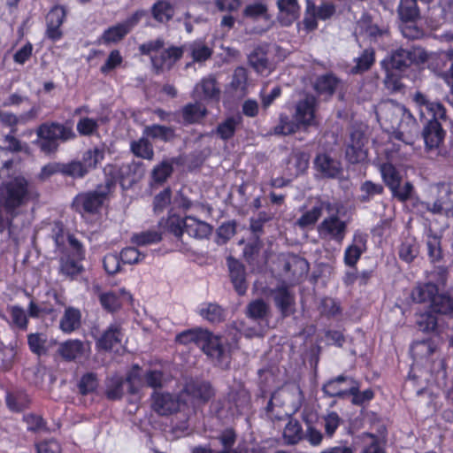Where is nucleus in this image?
Returning a JSON list of instances; mask_svg holds the SVG:
<instances>
[{
	"label": "nucleus",
	"instance_id": "57",
	"mask_svg": "<svg viewBox=\"0 0 453 453\" xmlns=\"http://www.w3.org/2000/svg\"><path fill=\"white\" fill-rule=\"evenodd\" d=\"M323 213V205L319 204L313 206L311 210L303 213V215L298 219L297 224L300 227L305 228L310 226H313L319 219L322 216Z\"/></svg>",
	"mask_w": 453,
	"mask_h": 453
},
{
	"label": "nucleus",
	"instance_id": "31",
	"mask_svg": "<svg viewBox=\"0 0 453 453\" xmlns=\"http://www.w3.org/2000/svg\"><path fill=\"white\" fill-rule=\"evenodd\" d=\"M7 311L11 316V320L7 319L10 327L21 332L27 331L29 325V319L25 310L19 305H9Z\"/></svg>",
	"mask_w": 453,
	"mask_h": 453
},
{
	"label": "nucleus",
	"instance_id": "7",
	"mask_svg": "<svg viewBox=\"0 0 453 453\" xmlns=\"http://www.w3.org/2000/svg\"><path fill=\"white\" fill-rule=\"evenodd\" d=\"M199 348L209 358L215 361L218 365L230 362V357L223 344L222 337L213 334V333L207 329L203 331Z\"/></svg>",
	"mask_w": 453,
	"mask_h": 453
},
{
	"label": "nucleus",
	"instance_id": "49",
	"mask_svg": "<svg viewBox=\"0 0 453 453\" xmlns=\"http://www.w3.org/2000/svg\"><path fill=\"white\" fill-rule=\"evenodd\" d=\"M283 437L288 444L298 443L303 437V428L299 421L290 418L284 428Z\"/></svg>",
	"mask_w": 453,
	"mask_h": 453
},
{
	"label": "nucleus",
	"instance_id": "26",
	"mask_svg": "<svg viewBox=\"0 0 453 453\" xmlns=\"http://www.w3.org/2000/svg\"><path fill=\"white\" fill-rule=\"evenodd\" d=\"M108 120L107 117H100L98 119L81 117L77 121L76 130L80 136H99L100 125L105 124Z\"/></svg>",
	"mask_w": 453,
	"mask_h": 453
},
{
	"label": "nucleus",
	"instance_id": "64",
	"mask_svg": "<svg viewBox=\"0 0 453 453\" xmlns=\"http://www.w3.org/2000/svg\"><path fill=\"white\" fill-rule=\"evenodd\" d=\"M247 70L242 66L236 67L232 76V81L230 83L231 88L234 91H244L247 88Z\"/></svg>",
	"mask_w": 453,
	"mask_h": 453
},
{
	"label": "nucleus",
	"instance_id": "38",
	"mask_svg": "<svg viewBox=\"0 0 453 453\" xmlns=\"http://www.w3.org/2000/svg\"><path fill=\"white\" fill-rule=\"evenodd\" d=\"M438 291V286L434 283L419 284L412 289L411 298L415 303H423L429 302L431 303Z\"/></svg>",
	"mask_w": 453,
	"mask_h": 453
},
{
	"label": "nucleus",
	"instance_id": "4",
	"mask_svg": "<svg viewBox=\"0 0 453 453\" xmlns=\"http://www.w3.org/2000/svg\"><path fill=\"white\" fill-rule=\"evenodd\" d=\"M111 194L98 184L96 189L79 192L72 200V210L82 218L99 214Z\"/></svg>",
	"mask_w": 453,
	"mask_h": 453
},
{
	"label": "nucleus",
	"instance_id": "14",
	"mask_svg": "<svg viewBox=\"0 0 453 453\" xmlns=\"http://www.w3.org/2000/svg\"><path fill=\"white\" fill-rule=\"evenodd\" d=\"M183 53V47L171 45L163 50L158 56L150 57L151 65L157 73L162 72L165 67L171 69L182 58Z\"/></svg>",
	"mask_w": 453,
	"mask_h": 453
},
{
	"label": "nucleus",
	"instance_id": "8",
	"mask_svg": "<svg viewBox=\"0 0 453 453\" xmlns=\"http://www.w3.org/2000/svg\"><path fill=\"white\" fill-rule=\"evenodd\" d=\"M317 98L313 95L307 94L303 98L296 103L293 118L297 120L303 129L314 127L317 125Z\"/></svg>",
	"mask_w": 453,
	"mask_h": 453
},
{
	"label": "nucleus",
	"instance_id": "10",
	"mask_svg": "<svg viewBox=\"0 0 453 453\" xmlns=\"http://www.w3.org/2000/svg\"><path fill=\"white\" fill-rule=\"evenodd\" d=\"M67 16L66 8L61 4H56L47 13L45 37L52 42L60 41L64 36L62 26Z\"/></svg>",
	"mask_w": 453,
	"mask_h": 453
},
{
	"label": "nucleus",
	"instance_id": "41",
	"mask_svg": "<svg viewBox=\"0 0 453 453\" xmlns=\"http://www.w3.org/2000/svg\"><path fill=\"white\" fill-rule=\"evenodd\" d=\"M301 128L297 120L294 118L291 119L287 113L281 112L279 115V123L273 127V134L286 136L296 134Z\"/></svg>",
	"mask_w": 453,
	"mask_h": 453
},
{
	"label": "nucleus",
	"instance_id": "18",
	"mask_svg": "<svg viewBox=\"0 0 453 453\" xmlns=\"http://www.w3.org/2000/svg\"><path fill=\"white\" fill-rule=\"evenodd\" d=\"M418 59L425 60L420 52L418 54L415 50L400 48L392 53L389 65L392 70L403 71L411 66V64L418 62Z\"/></svg>",
	"mask_w": 453,
	"mask_h": 453
},
{
	"label": "nucleus",
	"instance_id": "16",
	"mask_svg": "<svg viewBox=\"0 0 453 453\" xmlns=\"http://www.w3.org/2000/svg\"><path fill=\"white\" fill-rule=\"evenodd\" d=\"M188 217L178 214L174 208H171L167 217L159 221V226L165 233L173 234L177 240H180L185 232Z\"/></svg>",
	"mask_w": 453,
	"mask_h": 453
},
{
	"label": "nucleus",
	"instance_id": "45",
	"mask_svg": "<svg viewBox=\"0 0 453 453\" xmlns=\"http://www.w3.org/2000/svg\"><path fill=\"white\" fill-rule=\"evenodd\" d=\"M380 173L386 186L393 191L401 184L402 178L396 168L391 163H384L380 166Z\"/></svg>",
	"mask_w": 453,
	"mask_h": 453
},
{
	"label": "nucleus",
	"instance_id": "33",
	"mask_svg": "<svg viewBox=\"0 0 453 453\" xmlns=\"http://www.w3.org/2000/svg\"><path fill=\"white\" fill-rule=\"evenodd\" d=\"M143 134L153 140H160L164 142H172L175 137V129L172 127H166L158 124L147 126Z\"/></svg>",
	"mask_w": 453,
	"mask_h": 453
},
{
	"label": "nucleus",
	"instance_id": "46",
	"mask_svg": "<svg viewBox=\"0 0 453 453\" xmlns=\"http://www.w3.org/2000/svg\"><path fill=\"white\" fill-rule=\"evenodd\" d=\"M98 387V376L93 372H88L82 374L77 383L79 394L81 395H88L96 392Z\"/></svg>",
	"mask_w": 453,
	"mask_h": 453
},
{
	"label": "nucleus",
	"instance_id": "3",
	"mask_svg": "<svg viewBox=\"0 0 453 453\" xmlns=\"http://www.w3.org/2000/svg\"><path fill=\"white\" fill-rule=\"evenodd\" d=\"M36 138L33 144L44 155L56 154L61 143L74 140L77 135L71 124L49 120L35 129Z\"/></svg>",
	"mask_w": 453,
	"mask_h": 453
},
{
	"label": "nucleus",
	"instance_id": "55",
	"mask_svg": "<svg viewBox=\"0 0 453 453\" xmlns=\"http://www.w3.org/2000/svg\"><path fill=\"white\" fill-rule=\"evenodd\" d=\"M162 240V234L157 230H147L134 234L131 241L137 246H145L158 243Z\"/></svg>",
	"mask_w": 453,
	"mask_h": 453
},
{
	"label": "nucleus",
	"instance_id": "39",
	"mask_svg": "<svg viewBox=\"0 0 453 453\" xmlns=\"http://www.w3.org/2000/svg\"><path fill=\"white\" fill-rule=\"evenodd\" d=\"M351 387L348 388V396L351 395V403L357 406H363L365 403L372 401L374 398V392L372 388H367L360 391V384L357 380L350 379Z\"/></svg>",
	"mask_w": 453,
	"mask_h": 453
},
{
	"label": "nucleus",
	"instance_id": "23",
	"mask_svg": "<svg viewBox=\"0 0 453 453\" xmlns=\"http://www.w3.org/2000/svg\"><path fill=\"white\" fill-rule=\"evenodd\" d=\"M273 301L283 318L295 312V296L287 286H280L275 289Z\"/></svg>",
	"mask_w": 453,
	"mask_h": 453
},
{
	"label": "nucleus",
	"instance_id": "15",
	"mask_svg": "<svg viewBox=\"0 0 453 453\" xmlns=\"http://www.w3.org/2000/svg\"><path fill=\"white\" fill-rule=\"evenodd\" d=\"M321 236L328 235L337 242H342L347 232V224L337 215H332L323 219L318 226Z\"/></svg>",
	"mask_w": 453,
	"mask_h": 453
},
{
	"label": "nucleus",
	"instance_id": "43",
	"mask_svg": "<svg viewBox=\"0 0 453 453\" xmlns=\"http://www.w3.org/2000/svg\"><path fill=\"white\" fill-rule=\"evenodd\" d=\"M360 195L357 200L360 203H370L376 196H381L384 193V187L380 183H375L372 180L364 181L359 188Z\"/></svg>",
	"mask_w": 453,
	"mask_h": 453
},
{
	"label": "nucleus",
	"instance_id": "17",
	"mask_svg": "<svg viewBox=\"0 0 453 453\" xmlns=\"http://www.w3.org/2000/svg\"><path fill=\"white\" fill-rule=\"evenodd\" d=\"M229 277L234 290L239 296H244L248 289L244 265L233 257H227Z\"/></svg>",
	"mask_w": 453,
	"mask_h": 453
},
{
	"label": "nucleus",
	"instance_id": "11",
	"mask_svg": "<svg viewBox=\"0 0 453 453\" xmlns=\"http://www.w3.org/2000/svg\"><path fill=\"white\" fill-rule=\"evenodd\" d=\"M366 142L367 139L363 131L352 130L345 149L346 160L353 165L364 162L368 155L367 149H365Z\"/></svg>",
	"mask_w": 453,
	"mask_h": 453
},
{
	"label": "nucleus",
	"instance_id": "13",
	"mask_svg": "<svg viewBox=\"0 0 453 453\" xmlns=\"http://www.w3.org/2000/svg\"><path fill=\"white\" fill-rule=\"evenodd\" d=\"M90 352V343L80 339H68L61 342L58 354L65 362H73L82 358Z\"/></svg>",
	"mask_w": 453,
	"mask_h": 453
},
{
	"label": "nucleus",
	"instance_id": "42",
	"mask_svg": "<svg viewBox=\"0 0 453 453\" xmlns=\"http://www.w3.org/2000/svg\"><path fill=\"white\" fill-rule=\"evenodd\" d=\"M397 12L403 23L414 22L419 17L418 0H401Z\"/></svg>",
	"mask_w": 453,
	"mask_h": 453
},
{
	"label": "nucleus",
	"instance_id": "25",
	"mask_svg": "<svg viewBox=\"0 0 453 453\" xmlns=\"http://www.w3.org/2000/svg\"><path fill=\"white\" fill-rule=\"evenodd\" d=\"M83 258H72L66 257H59L58 259V273L59 274L68 278L70 280H74L81 273L84 272L83 266Z\"/></svg>",
	"mask_w": 453,
	"mask_h": 453
},
{
	"label": "nucleus",
	"instance_id": "40",
	"mask_svg": "<svg viewBox=\"0 0 453 453\" xmlns=\"http://www.w3.org/2000/svg\"><path fill=\"white\" fill-rule=\"evenodd\" d=\"M430 310L435 314L453 315V297L447 294H435L430 306Z\"/></svg>",
	"mask_w": 453,
	"mask_h": 453
},
{
	"label": "nucleus",
	"instance_id": "53",
	"mask_svg": "<svg viewBox=\"0 0 453 453\" xmlns=\"http://www.w3.org/2000/svg\"><path fill=\"white\" fill-rule=\"evenodd\" d=\"M128 33V28H126V27L122 23H119L115 26H111L105 29L101 36V40L104 44H109L111 42H119Z\"/></svg>",
	"mask_w": 453,
	"mask_h": 453
},
{
	"label": "nucleus",
	"instance_id": "35",
	"mask_svg": "<svg viewBox=\"0 0 453 453\" xmlns=\"http://www.w3.org/2000/svg\"><path fill=\"white\" fill-rule=\"evenodd\" d=\"M5 403L11 411L21 412L29 407L31 400L28 395L24 392H7L5 395Z\"/></svg>",
	"mask_w": 453,
	"mask_h": 453
},
{
	"label": "nucleus",
	"instance_id": "22",
	"mask_svg": "<svg viewBox=\"0 0 453 453\" xmlns=\"http://www.w3.org/2000/svg\"><path fill=\"white\" fill-rule=\"evenodd\" d=\"M315 169L326 178H336L342 172L341 163L326 153H319L314 159Z\"/></svg>",
	"mask_w": 453,
	"mask_h": 453
},
{
	"label": "nucleus",
	"instance_id": "12",
	"mask_svg": "<svg viewBox=\"0 0 453 453\" xmlns=\"http://www.w3.org/2000/svg\"><path fill=\"white\" fill-rule=\"evenodd\" d=\"M56 249L59 251V257L86 259V248L84 244L73 234H66V242L64 234L59 232L54 235Z\"/></svg>",
	"mask_w": 453,
	"mask_h": 453
},
{
	"label": "nucleus",
	"instance_id": "27",
	"mask_svg": "<svg viewBox=\"0 0 453 453\" xmlns=\"http://www.w3.org/2000/svg\"><path fill=\"white\" fill-rule=\"evenodd\" d=\"M242 124V117L240 114L229 116L222 122L219 123L215 134L223 141H229L232 139L239 126Z\"/></svg>",
	"mask_w": 453,
	"mask_h": 453
},
{
	"label": "nucleus",
	"instance_id": "21",
	"mask_svg": "<svg viewBox=\"0 0 453 453\" xmlns=\"http://www.w3.org/2000/svg\"><path fill=\"white\" fill-rule=\"evenodd\" d=\"M185 392L192 398L206 403L215 396V389L206 380H192L186 384Z\"/></svg>",
	"mask_w": 453,
	"mask_h": 453
},
{
	"label": "nucleus",
	"instance_id": "9",
	"mask_svg": "<svg viewBox=\"0 0 453 453\" xmlns=\"http://www.w3.org/2000/svg\"><path fill=\"white\" fill-rule=\"evenodd\" d=\"M180 405L181 400L178 395L155 390L150 395V408L159 416L177 413Z\"/></svg>",
	"mask_w": 453,
	"mask_h": 453
},
{
	"label": "nucleus",
	"instance_id": "54",
	"mask_svg": "<svg viewBox=\"0 0 453 453\" xmlns=\"http://www.w3.org/2000/svg\"><path fill=\"white\" fill-rule=\"evenodd\" d=\"M131 151L134 156L143 159H152L154 157L153 146L147 138H140L131 143Z\"/></svg>",
	"mask_w": 453,
	"mask_h": 453
},
{
	"label": "nucleus",
	"instance_id": "56",
	"mask_svg": "<svg viewBox=\"0 0 453 453\" xmlns=\"http://www.w3.org/2000/svg\"><path fill=\"white\" fill-rule=\"evenodd\" d=\"M193 62L203 63L210 59L213 50L203 42H194L189 47Z\"/></svg>",
	"mask_w": 453,
	"mask_h": 453
},
{
	"label": "nucleus",
	"instance_id": "58",
	"mask_svg": "<svg viewBox=\"0 0 453 453\" xmlns=\"http://www.w3.org/2000/svg\"><path fill=\"white\" fill-rule=\"evenodd\" d=\"M199 86L205 99L219 100L220 96V89L218 87L217 81L214 78H203L201 81Z\"/></svg>",
	"mask_w": 453,
	"mask_h": 453
},
{
	"label": "nucleus",
	"instance_id": "51",
	"mask_svg": "<svg viewBox=\"0 0 453 453\" xmlns=\"http://www.w3.org/2000/svg\"><path fill=\"white\" fill-rule=\"evenodd\" d=\"M262 248L263 242L259 235L255 236L245 245L243 257L249 265H255L257 263V257Z\"/></svg>",
	"mask_w": 453,
	"mask_h": 453
},
{
	"label": "nucleus",
	"instance_id": "36",
	"mask_svg": "<svg viewBox=\"0 0 453 453\" xmlns=\"http://www.w3.org/2000/svg\"><path fill=\"white\" fill-rule=\"evenodd\" d=\"M350 379L346 375L341 374L329 380L322 387L324 395L329 397L345 398L348 396V388L342 389L341 384L350 380Z\"/></svg>",
	"mask_w": 453,
	"mask_h": 453
},
{
	"label": "nucleus",
	"instance_id": "44",
	"mask_svg": "<svg viewBox=\"0 0 453 453\" xmlns=\"http://www.w3.org/2000/svg\"><path fill=\"white\" fill-rule=\"evenodd\" d=\"M27 337L29 350L33 354L42 357L48 353L49 348L47 346L46 334L42 333H30Z\"/></svg>",
	"mask_w": 453,
	"mask_h": 453
},
{
	"label": "nucleus",
	"instance_id": "30",
	"mask_svg": "<svg viewBox=\"0 0 453 453\" xmlns=\"http://www.w3.org/2000/svg\"><path fill=\"white\" fill-rule=\"evenodd\" d=\"M198 314L211 324H219L226 319V310L216 303H203Z\"/></svg>",
	"mask_w": 453,
	"mask_h": 453
},
{
	"label": "nucleus",
	"instance_id": "37",
	"mask_svg": "<svg viewBox=\"0 0 453 453\" xmlns=\"http://www.w3.org/2000/svg\"><path fill=\"white\" fill-rule=\"evenodd\" d=\"M354 61L356 65L350 70L352 74H360L367 72L375 63L374 49L372 47L365 49Z\"/></svg>",
	"mask_w": 453,
	"mask_h": 453
},
{
	"label": "nucleus",
	"instance_id": "47",
	"mask_svg": "<svg viewBox=\"0 0 453 453\" xmlns=\"http://www.w3.org/2000/svg\"><path fill=\"white\" fill-rule=\"evenodd\" d=\"M339 80L333 73H326L317 78L314 88L315 90L323 95L332 96L338 86Z\"/></svg>",
	"mask_w": 453,
	"mask_h": 453
},
{
	"label": "nucleus",
	"instance_id": "6",
	"mask_svg": "<svg viewBox=\"0 0 453 453\" xmlns=\"http://www.w3.org/2000/svg\"><path fill=\"white\" fill-rule=\"evenodd\" d=\"M104 187L111 194L119 183L123 188L126 184L129 186L134 182V173L130 165L107 164L104 168Z\"/></svg>",
	"mask_w": 453,
	"mask_h": 453
},
{
	"label": "nucleus",
	"instance_id": "1",
	"mask_svg": "<svg viewBox=\"0 0 453 453\" xmlns=\"http://www.w3.org/2000/svg\"><path fill=\"white\" fill-rule=\"evenodd\" d=\"M31 200L29 182L24 176H16L0 188V234L5 230L14 234L13 219Z\"/></svg>",
	"mask_w": 453,
	"mask_h": 453
},
{
	"label": "nucleus",
	"instance_id": "20",
	"mask_svg": "<svg viewBox=\"0 0 453 453\" xmlns=\"http://www.w3.org/2000/svg\"><path fill=\"white\" fill-rule=\"evenodd\" d=\"M120 324L114 322L103 332L101 336L96 341V347L98 350L111 351L113 347L119 344L122 340Z\"/></svg>",
	"mask_w": 453,
	"mask_h": 453
},
{
	"label": "nucleus",
	"instance_id": "34",
	"mask_svg": "<svg viewBox=\"0 0 453 453\" xmlns=\"http://www.w3.org/2000/svg\"><path fill=\"white\" fill-rule=\"evenodd\" d=\"M206 114V108L198 103H188L181 109L182 120L185 125L198 123Z\"/></svg>",
	"mask_w": 453,
	"mask_h": 453
},
{
	"label": "nucleus",
	"instance_id": "50",
	"mask_svg": "<svg viewBox=\"0 0 453 453\" xmlns=\"http://www.w3.org/2000/svg\"><path fill=\"white\" fill-rule=\"evenodd\" d=\"M249 64L258 73H264L268 69V58L266 53L257 47L248 57Z\"/></svg>",
	"mask_w": 453,
	"mask_h": 453
},
{
	"label": "nucleus",
	"instance_id": "29",
	"mask_svg": "<svg viewBox=\"0 0 453 453\" xmlns=\"http://www.w3.org/2000/svg\"><path fill=\"white\" fill-rule=\"evenodd\" d=\"M81 313L74 307L65 309L64 315L59 322V328L65 334H71L81 327Z\"/></svg>",
	"mask_w": 453,
	"mask_h": 453
},
{
	"label": "nucleus",
	"instance_id": "60",
	"mask_svg": "<svg viewBox=\"0 0 453 453\" xmlns=\"http://www.w3.org/2000/svg\"><path fill=\"white\" fill-rule=\"evenodd\" d=\"M268 312V306L263 299L250 302L247 306V315L253 319H262Z\"/></svg>",
	"mask_w": 453,
	"mask_h": 453
},
{
	"label": "nucleus",
	"instance_id": "63",
	"mask_svg": "<svg viewBox=\"0 0 453 453\" xmlns=\"http://www.w3.org/2000/svg\"><path fill=\"white\" fill-rule=\"evenodd\" d=\"M99 302L102 307L111 313L117 311L120 308V302L118 296L111 291L100 294Z\"/></svg>",
	"mask_w": 453,
	"mask_h": 453
},
{
	"label": "nucleus",
	"instance_id": "2",
	"mask_svg": "<svg viewBox=\"0 0 453 453\" xmlns=\"http://www.w3.org/2000/svg\"><path fill=\"white\" fill-rule=\"evenodd\" d=\"M419 109L420 117L426 119L422 130V138L426 151L438 149L444 142L446 131L441 120H446L447 112L444 105L429 100L426 95L418 91L413 98Z\"/></svg>",
	"mask_w": 453,
	"mask_h": 453
},
{
	"label": "nucleus",
	"instance_id": "32",
	"mask_svg": "<svg viewBox=\"0 0 453 453\" xmlns=\"http://www.w3.org/2000/svg\"><path fill=\"white\" fill-rule=\"evenodd\" d=\"M212 231V227L205 221L198 220L195 217L188 216L186 222L187 233L189 236L196 239H203L208 237Z\"/></svg>",
	"mask_w": 453,
	"mask_h": 453
},
{
	"label": "nucleus",
	"instance_id": "24",
	"mask_svg": "<svg viewBox=\"0 0 453 453\" xmlns=\"http://www.w3.org/2000/svg\"><path fill=\"white\" fill-rule=\"evenodd\" d=\"M58 173L64 177L72 178L68 162H49L41 168L36 175V180L40 182H45L50 180L52 176Z\"/></svg>",
	"mask_w": 453,
	"mask_h": 453
},
{
	"label": "nucleus",
	"instance_id": "59",
	"mask_svg": "<svg viewBox=\"0 0 453 453\" xmlns=\"http://www.w3.org/2000/svg\"><path fill=\"white\" fill-rule=\"evenodd\" d=\"M173 172L172 163L163 161L153 168L151 177L155 182L164 183L172 175Z\"/></svg>",
	"mask_w": 453,
	"mask_h": 453
},
{
	"label": "nucleus",
	"instance_id": "48",
	"mask_svg": "<svg viewBox=\"0 0 453 453\" xmlns=\"http://www.w3.org/2000/svg\"><path fill=\"white\" fill-rule=\"evenodd\" d=\"M418 255V246L415 239L405 238L398 250L399 258L406 263H411Z\"/></svg>",
	"mask_w": 453,
	"mask_h": 453
},
{
	"label": "nucleus",
	"instance_id": "52",
	"mask_svg": "<svg viewBox=\"0 0 453 453\" xmlns=\"http://www.w3.org/2000/svg\"><path fill=\"white\" fill-rule=\"evenodd\" d=\"M204 329L201 327L184 330L175 336V342L180 345L195 343L199 347Z\"/></svg>",
	"mask_w": 453,
	"mask_h": 453
},
{
	"label": "nucleus",
	"instance_id": "19",
	"mask_svg": "<svg viewBox=\"0 0 453 453\" xmlns=\"http://www.w3.org/2000/svg\"><path fill=\"white\" fill-rule=\"evenodd\" d=\"M367 236L363 234H354L353 243L349 245L345 251L343 261L347 266L355 267L361 256L366 250Z\"/></svg>",
	"mask_w": 453,
	"mask_h": 453
},
{
	"label": "nucleus",
	"instance_id": "61",
	"mask_svg": "<svg viewBox=\"0 0 453 453\" xmlns=\"http://www.w3.org/2000/svg\"><path fill=\"white\" fill-rule=\"evenodd\" d=\"M417 324L421 331L433 332L438 325L436 314L431 310L421 313L417 320Z\"/></svg>",
	"mask_w": 453,
	"mask_h": 453
},
{
	"label": "nucleus",
	"instance_id": "62",
	"mask_svg": "<svg viewBox=\"0 0 453 453\" xmlns=\"http://www.w3.org/2000/svg\"><path fill=\"white\" fill-rule=\"evenodd\" d=\"M325 434L328 438H332L339 428L342 418L336 411H330L323 417Z\"/></svg>",
	"mask_w": 453,
	"mask_h": 453
},
{
	"label": "nucleus",
	"instance_id": "5",
	"mask_svg": "<svg viewBox=\"0 0 453 453\" xmlns=\"http://www.w3.org/2000/svg\"><path fill=\"white\" fill-rule=\"evenodd\" d=\"M104 146H94L85 150L81 155V159H73L69 161V166L72 173V179L81 180L85 178L90 172L96 170L104 160Z\"/></svg>",
	"mask_w": 453,
	"mask_h": 453
},
{
	"label": "nucleus",
	"instance_id": "28",
	"mask_svg": "<svg viewBox=\"0 0 453 453\" xmlns=\"http://www.w3.org/2000/svg\"><path fill=\"white\" fill-rule=\"evenodd\" d=\"M174 13V6L168 0H157L150 8L152 18L159 24H167L173 19Z\"/></svg>",
	"mask_w": 453,
	"mask_h": 453
}]
</instances>
